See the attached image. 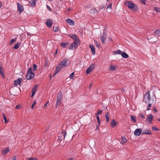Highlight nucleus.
Instances as JSON below:
<instances>
[{
	"instance_id": "1",
	"label": "nucleus",
	"mask_w": 160,
	"mask_h": 160,
	"mask_svg": "<svg viewBox=\"0 0 160 160\" xmlns=\"http://www.w3.org/2000/svg\"><path fill=\"white\" fill-rule=\"evenodd\" d=\"M68 61V59H65L57 65L56 71L53 74V76L55 75L62 68L68 65L67 62Z\"/></svg>"
},
{
	"instance_id": "2",
	"label": "nucleus",
	"mask_w": 160,
	"mask_h": 160,
	"mask_svg": "<svg viewBox=\"0 0 160 160\" xmlns=\"http://www.w3.org/2000/svg\"><path fill=\"white\" fill-rule=\"evenodd\" d=\"M125 4L127 7H128L129 9H132L133 11H136L137 9V5L134 4L132 2L126 1L125 2Z\"/></svg>"
},
{
	"instance_id": "3",
	"label": "nucleus",
	"mask_w": 160,
	"mask_h": 160,
	"mask_svg": "<svg viewBox=\"0 0 160 160\" xmlns=\"http://www.w3.org/2000/svg\"><path fill=\"white\" fill-rule=\"evenodd\" d=\"M151 100V97L150 95V92L149 91H148L145 94L144 96L143 101L146 103H148Z\"/></svg>"
},
{
	"instance_id": "4",
	"label": "nucleus",
	"mask_w": 160,
	"mask_h": 160,
	"mask_svg": "<svg viewBox=\"0 0 160 160\" xmlns=\"http://www.w3.org/2000/svg\"><path fill=\"white\" fill-rule=\"evenodd\" d=\"M34 73L32 72V68L31 67L28 69V72L26 76V78L28 80H30L34 78Z\"/></svg>"
},
{
	"instance_id": "5",
	"label": "nucleus",
	"mask_w": 160,
	"mask_h": 160,
	"mask_svg": "<svg viewBox=\"0 0 160 160\" xmlns=\"http://www.w3.org/2000/svg\"><path fill=\"white\" fill-rule=\"evenodd\" d=\"M107 35L106 33L104 31L100 35V39L101 41L103 43H104L106 40Z\"/></svg>"
},
{
	"instance_id": "6",
	"label": "nucleus",
	"mask_w": 160,
	"mask_h": 160,
	"mask_svg": "<svg viewBox=\"0 0 160 160\" xmlns=\"http://www.w3.org/2000/svg\"><path fill=\"white\" fill-rule=\"evenodd\" d=\"M66 133L65 132H61L58 136V139L61 142L65 138Z\"/></svg>"
},
{
	"instance_id": "7",
	"label": "nucleus",
	"mask_w": 160,
	"mask_h": 160,
	"mask_svg": "<svg viewBox=\"0 0 160 160\" xmlns=\"http://www.w3.org/2000/svg\"><path fill=\"white\" fill-rule=\"evenodd\" d=\"M95 64H91L86 70V72L87 74H89L90 72L94 69Z\"/></svg>"
},
{
	"instance_id": "8",
	"label": "nucleus",
	"mask_w": 160,
	"mask_h": 160,
	"mask_svg": "<svg viewBox=\"0 0 160 160\" xmlns=\"http://www.w3.org/2000/svg\"><path fill=\"white\" fill-rule=\"evenodd\" d=\"M18 6V11L19 12V13H21L22 12L24 8L23 6L19 3H17Z\"/></svg>"
},
{
	"instance_id": "9",
	"label": "nucleus",
	"mask_w": 160,
	"mask_h": 160,
	"mask_svg": "<svg viewBox=\"0 0 160 160\" xmlns=\"http://www.w3.org/2000/svg\"><path fill=\"white\" fill-rule=\"evenodd\" d=\"M142 133V130L140 129L137 128L134 132V134L136 136H139Z\"/></svg>"
},
{
	"instance_id": "10",
	"label": "nucleus",
	"mask_w": 160,
	"mask_h": 160,
	"mask_svg": "<svg viewBox=\"0 0 160 160\" xmlns=\"http://www.w3.org/2000/svg\"><path fill=\"white\" fill-rule=\"evenodd\" d=\"M153 118V116L150 114L149 115V116L148 117L147 119V120L148 122V124H150L152 123V121Z\"/></svg>"
},
{
	"instance_id": "11",
	"label": "nucleus",
	"mask_w": 160,
	"mask_h": 160,
	"mask_svg": "<svg viewBox=\"0 0 160 160\" xmlns=\"http://www.w3.org/2000/svg\"><path fill=\"white\" fill-rule=\"evenodd\" d=\"M22 81L21 78H18L16 80H15L14 82V85L17 86V84L19 85H20L21 82Z\"/></svg>"
},
{
	"instance_id": "12",
	"label": "nucleus",
	"mask_w": 160,
	"mask_h": 160,
	"mask_svg": "<svg viewBox=\"0 0 160 160\" xmlns=\"http://www.w3.org/2000/svg\"><path fill=\"white\" fill-rule=\"evenodd\" d=\"M38 85H36L34 86L32 89V93L31 96V97H33L35 95L37 90V88Z\"/></svg>"
},
{
	"instance_id": "13",
	"label": "nucleus",
	"mask_w": 160,
	"mask_h": 160,
	"mask_svg": "<svg viewBox=\"0 0 160 160\" xmlns=\"http://www.w3.org/2000/svg\"><path fill=\"white\" fill-rule=\"evenodd\" d=\"M46 25L48 27L50 28L52 26V22L51 21L50 19H49L47 20L46 22Z\"/></svg>"
},
{
	"instance_id": "14",
	"label": "nucleus",
	"mask_w": 160,
	"mask_h": 160,
	"mask_svg": "<svg viewBox=\"0 0 160 160\" xmlns=\"http://www.w3.org/2000/svg\"><path fill=\"white\" fill-rule=\"evenodd\" d=\"M142 134L150 135L151 134V131L149 129H146L143 130L142 132Z\"/></svg>"
},
{
	"instance_id": "15",
	"label": "nucleus",
	"mask_w": 160,
	"mask_h": 160,
	"mask_svg": "<svg viewBox=\"0 0 160 160\" xmlns=\"http://www.w3.org/2000/svg\"><path fill=\"white\" fill-rule=\"evenodd\" d=\"M66 22L70 25H74V21L70 19H68L66 20Z\"/></svg>"
},
{
	"instance_id": "16",
	"label": "nucleus",
	"mask_w": 160,
	"mask_h": 160,
	"mask_svg": "<svg viewBox=\"0 0 160 160\" xmlns=\"http://www.w3.org/2000/svg\"><path fill=\"white\" fill-rule=\"evenodd\" d=\"M10 151L9 149L8 148H5L2 150V155H4L8 153Z\"/></svg>"
},
{
	"instance_id": "17",
	"label": "nucleus",
	"mask_w": 160,
	"mask_h": 160,
	"mask_svg": "<svg viewBox=\"0 0 160 160\" xmlns=\"http://www.w3.org/2000/svg\"><path fill=\"white\" fill-rule=\"evenodd\" d=\"M89 47L91 49L92 54H94L95 52V49L94 46L92 44H90Z\"/></svg>"
},
{
	"instance_id": "18",
	"label": "nucleus",
	"mask_w": 160,
	"mask_h": 160,
	"mask_svg": "<svg viewBox=\"0 0 160 160\" xmlns=\"http://www.w3.org/2000/svg\"><path fill=\"white\" fill-rule=\"evenodd\" d=\"M78 47L77 44H75L74 43H72L71 44L70 47H69V49H73V48H77Z\"/></svg>"
},
{
	"instance_id": "19",
	"label": "nucleus",
	"mask_w": 160,
	"mask_h": 160,
	"mask_svg": "<svg viewBox=\"0 0 160 160\" xmlns=\"http://www.w3.org/2000/svg\"><path fill=\"white\" fill-rule=\"evenodd\" d=\"M0 74L2 76V78H5L4 74V70L3 68L0 66Z\"/></svg>"
},
{
	"instance_id": "20",
	"label": "nucleus",
	"mask_w": 160,
	"mask_h": 160,
	"mask_svg": "<svg viewBox=\"0 0 160 160\" xmlns=\"http://www.w3.org/2000/svg\"><path fill=\"white\" fill-rule=\"evenodd\" d=\"M68 36L72 38L74 40L78 38L77 35L75 34H69L68 35Z\"/></svg>"
},
{
	"instance_id": "21",
	"label": "nucleus",
	"mask_w": 160,
	"mask_h": 160,
	"mask_svg": "<svg viewBox=\"0 0 160 160\" xmlns=\"http://www.w3.org/2000/svg\"><path fill=\"white\" fill-rule=\"evenodd\" d=\"M62 94L61 92H60L58 93L57 94V99L61 100L62 97Z\"/></svg>"
},
{
	"instance_id": "22",
	"label": "nucleus",
	"mask_w": 160,
	"mask_h": 160,
	"mask_svg": "<svg viewBox=\"0 0 160 160\" xmlns=\"http://www.w3.org/2000/svg\"><path fill=\"white\" fill-rule=\"evenodd\" d=\"M21 44V42H18L15 45L13 48L15 49H18L20 46V45Z\"/></svg>"
},
{
	"instance_id": "23",
	"label": "nucleus",
	"mask_w": 160,
	"mask_h": 160,
	"mask_svg": "<svg viewBox=\"0 0 160 160\" xmlns=\"http://www.w3.org/2000/svg\"><path fill=\"white\" fill-rule=\"evenodd\" d=\"M36 0H31L29 2V3L32 6H35Z\"/></svg>"
},
{
	"instance_id": "24",
	"label": "nucleus",
	"mask_w": 160,
	"mask_h": 160,
	"mask_svg": "<svg viewBox=\"0 0 160 160\" xmlns=\"http://www.w3.org/2000/svg\"><path fill=\"white\" fill-rule=\"evenodd\" d=\"M116 123L114 119H113L111 122V125L112 128H113L116 126Z\"/></svg>"
},
{
	"instance_id": "25",
	"label": "nucleus",
	"mask_w": 160,
	"mask_h": 160,
	"mask_svg": "<svg viewBox=\"0 0 160 160\" xmlns=\"http://www.w3.org/2000/svg\"><path fill=\"white\" fill-rule=\"evenodd\" d=\"M68 44V42H66L65 43H62L61 44V45L63 48H65L66 47L67 45Z\"/></svg>"
},
{
	"instance_id": "26",
	"label": "nucleus",
	"mask_w": 160,
	"mask_h": 160,
	"mask_svg": "<svg viewBox=\"0 0 160 160\" xmlns=\"http://www.w3.org/2000/svg\"><path fill=\"white\" fill-rule=\"evenodd\" d=\"M122 57L124 58H127L128 57V55L125 52H123L121 53Z\"/></svg>"
},
{
	"instance_id": "27",
	"label": "nucleus",
	"mask_w": 160,
	"mask_h": 160,
	"mask_svg": "<svg viewBox=\"0 0 160 160\" xmlns=\"http://www.w3.org/2000/svg\"><path fill=\"white\" fill-rule=\"evenodd\" d=\"M61 100L57 99L56 103V107H58L59 106L61 103Z\"/></svg>"
},
{
	"instance_id": "28",
	"label": "nucleus",
	"mask_w": 160,
	"mask_h": 160,
	"mask_svg": "<svg viewBox=\"0 0 160 160\" xmlns=\"http://www.w3.org/2000/svg\"><path fill=\"white\" fill-rule=\"evenodd\" d=\"M121 51L120 50H118L117 51H115L113 52V54L114 55H116L117 54H120L121 53Z\"/></svg>"
},
{
	"instance_id": "29",
	"label": "nucleus",
	"mask_w": 160,
	"mask_h": 160,
	"mask_svg": "<svg viewBox=\"0 0 160 160\" xmlns=\"http://www.w3.org/2000/svg\"><path fill=\"white\" fill-rule=\"evenodd\" d=\"M122 143H125L127 141L126 139L123 136H122Z\"/></svg>"
},
{
	"instance_id": "30",
	"label": "nucleus",
	"mask_w": 160,
	"mask_h": 160,
	"mask_svg": "<svg viewBox=\"0 0 160 160\" xmlns=\"http://www.w3.org/2000/svg\"><path fill=\"white\" fill-rule=\"evenodd\" d=\"M136 117L134 116H132L131 117V119L132 121L134 122H136Z\"/></svg>"
},
{
	"instance_id": "31",
	"label": "nucleus",
	"mask_w": 160,
	"mask_h": 160,
	"mask_svg": "<svg viewBox=\"0 0 160 160\" xmlns=\"http://www.w3.org/2000/svg\"><path fill=\"white\" fill-rule=\"evenodd\" d=\"M109 69L112 71H114L115 70V66L111 65L110 66Z\"/></svg>"
},
{
	"instance_id": "32",
	"label": "nucleus",
	"mask_w": 160,
	"mask_h": 160,
	"mask_svg": "<svg viewBox=\"0 0 160 160\" xmlns=\"http://www.w3.org/2000/svg\"><path fill=\"white\" fill-rule=\"evenodd\" d=\"M74 41V42L73 43H75V44H77V45H78V43H79V44H80V43H79V39L78 37Z\"/></svg>"
},
{
	"instance_id": "33",
	"label": "nucleus",
	"mask_w": 160,
	"mask_h": 160,
	"mask_svg": "<svg viewBox=\"0 0 160 160\" xmlns=\"http://www.w3.org/2000/svg\"><path fill=\"white\" fill-rule=\"evenodd\" d=\"M105 118L106 119V120L107 122H108L109 121V113L108 112H107L105 114Z\"/></svg>"
},
{
	"instance_id": "34",
	"label": "nucleus",
	"mask_w": 160,
	"mask_h": 160,
	"mask_svg": "<svg viewBox=\"0 0 160 160\" xmlns=\"http://www.w3.org/2000/svg\"><path fill=\"white\" fill-rule=\"evenodd\" d=\"M154 33L160 36V29L155 31Z\"/></svg>"
},
{
	"instance_id": "35",
	"label": "nucleus",
	"mask_w": 160,
	"mask_h": 160,
	"mask_svg": "<svg viewBox=\"0 0 160 160\" xmlns=\"http://www.w3.org/2000/svg\"><path fill=\"white\" fill-rule=\"evenodd\" d=\"M154 10L156 11L157 12H160V9L157 7H155L154 8Z\"/></svg>"
},
{
	"instance_id": "36",
	"label": "nucleus",
	"mask_w": 160,
	"mask_h": 160,
	"mask_svg": "<svg viewBox=\"0 0 160 160\" xmlns=\"http://www.w3.org/2000/svg\"><path fill=\"white\" fill-rule=\"evenodd\" d=\"M16 38L12 39L10 41V44H12L13 42H16Z\"/></svg>"
},
{
	"instance_id": "37",
	"label": "nucleus",
	"mask_w": 160,
	"mask_h": 160,
	"mask_svg": "<svg viewBox=\"0 0 160 160\" xmlns=\"http://www.w3.org/2000/svg\"><path fill=\"white\" fill-rule=\"evenodd\" d=\"M102 112V110H99L95 114V115L97 116H98L100 114H101Z\"/></svg>"
},
{
	"instance_id": "38",
	"label": "nucleus",
	"mask_w": 160,
	"mask_h": 160,
	"mask_svg": "<svg viewBox=\"0 0 160 160\" xmlns=\"http://www.w3.org/2000/svg\"><path fill=\"white\" fill-rule=\"evenodd\" d=\"M37 101L36 100H34L33 104H32L31 108H32L33 109L34 106L36 104Z\"/></svg>"
},
{
	"instance_id": "39",
	"label": "nucleus",
	"mask_w": 160,
	"mask_h": 160,
	"mask_svg": "<svg viewBox=\"0 0 160 160\" xmlns=\"http://www.w3.org/2000/svg\"><path fill=\"white\" fill-rule=\"evenodd\" d=\"M94 42L95 44L97 47L99 48L100 46L98 42L97 41H95Z\"/></svg>"
},
{
	"instance_id": "40",
	"label": "nucleus",
	"mask_w": 160,
	"mask_h": 160,
	"mask_svg": "<svg viewBox=\"0 0 160 160\" xmlns=\"http://www.w3.org/2000/svg\"><path fill=\"white\" fill-rule=\"evenodd\" d=\"M3 115L4 120L5 123H6L7 122V119L6 117L5 114L3 113Z\"/></svg>"
},
{
	"instance_id": "41",
	"label": "nucleus",
	"mask_w": 160,
	"mask_h": 160,
	"mask_svg": "<svg viewBox=\"0 0 160 160\" xmlns=\"http://www.w3.org/2000/svg\"><path fill=\"white\" fill-rule=\"evenodd\" d=\"M74 72H72V73H71L70 76H69V78L71 79H73V77L74 75Z\"/></svg>"
},
{
	"instance_id": "42",
	"label": "nucleus",
	"mask_w": 160,
	"mask_h": 160,
	"mask_svg": "<svg viewBox=\"0 0 160 160\" xmlns=\"http://www.w3.org/2000/svg\"><path fill=\"white\" fill-rule=\"evenodd\" d=\"M96 118H97V122H98V124L99 125L100 123V120L99 117L98 116H97Z\"/></svg>"
},
{
	"instance_id": "43",
	"label": "nucleus",
	"mask_w": 160,
	"mask_h": 160,
	"mask_svg": "<svg viewBox=\"0 0 160 160\" xmlns=\"http://www.w3.org/2000/svg\"><path fill=\"white\" fill-rule=\"evenodd\" d=\"M145 114L144 113H142L140 114V116L142 118H144Z\"/></svg>"
},
{
	"instance_id": "44",
	"label": "nucleus",
	"mask_w": 160,
	"mask_h": 160,
	"mask_svg": "<svg viewBox=\"0 0 160 160\" xmlns=\"http://www.w3.org/2000/svg\"><path fill=\"white\" fill-rule=\"evenodd\" d=\"M152 105L151 104H149L147 108V110H149L150 109V108L151 107Z\"/></svg>"
},
{
	"instance_id": "45",
	"label": "nucleus",
	"mask_w": 160,
	"mask_h": 160,
	"mask_svg": "<svg viewBox=\"0 0 160 160\" xmlns=\"http://www.w3.org/2000/svg\"><path fill=\"white\" fill-rule=\"evenodd\" d=\"M53 30L55 32H57L58 30V28L57 27H55L53 28Z\"/></svg>"
},
{
	"instance_id": "46",
	"label": "nucleus",
	"mask_w": 160,
	"mask_h": 160,
	"mask_svg": "<svg viewBox=\"0 0 160 160\" xmlns=\"http://www.w3.org/2000/svg\"><path fill=\"white\" fill-rule=\"evenodd\" d=\"M37 68V66L36 64H33V71H35Z\"/></svg>"
},
{
	"instance_id": "47",
	"label": "nucleus",
	"mask_w": 160,
	"mask_h": 160,
	"mask_svg": "<svg viewBox=\"0 0 160 160\" xmlns=\"http://www.w3.org/2000/svg\"><path fill=\"white\" fill-rule=\"evenodd\" d=\"M25 160H37V158H28V159Z\"/></svg>"
},
{
	"instance_id": "48",
	"label": "nucleus",
	"mask_w": 160,
	"mask_h": 160,
	"mask_svg": "<svg viewBox=\"0 0 160 160\" xmlns=\"http://www.w3.org/2000/svg\"><path fill=\"white\" fill-rule=\"evenodd\" d=\"M140 2L144 5L146 4V0H140Z\"/></svg>"
},
{
	"instance_id": "49",
	"label": "nucleus",
	"mask_w": 160,
	"mask_h": 160,
	"mask_svg": "<svg viewBox=\"0 0 160 160\" xmlns=\"http://www.w3.org/2000/svg\"><path fill=\"white\" fill-rule=\"evenodd\" d=\"M21 108V106L19 105L16 106V108L17 109H20Z\"/></svg>"
},
{
	"instance_id": "50",
	"label": "nucleus",
	"mask_w": 160,
	"mask_h": 160,
	"mask_svg": "<svg viewBox=\"0 0 160 160\" xmlns=\"http://www.w3.org/2000/svg\"><path fill=\"white\" fill-rule=\"evenodd\" d=\"M152 129L153 131H156L158 130L156 127H152Z\"/></svg>"
},
{
	"instance_id": "51",
	"label": "nucleus",
	"mask_w": 160,
	"mask_h": 160,
	"mask_svg": "<svg viewBox=\"0 0 160 160\" xmlns=\"http://www.w3.org/2000/svg\"><path fill=\"white\" fill-rule=\"evenodd\" d=\"M112 3H110L108 7V8H107V9L108 8H110L111 9L112 8Z\"/></svg>"
},
{
	"instance_id": "52",
	"label": "nucleus",
	"mask_w": 160,
	"mask_h": 160,
	"mask_svg": "<svg viewBox=\"0 0 160 160\" xmlns=\"http://www.w3.org/2000/svg\"><path fill=\"white\" fill-rule=\"evenodd\" d=\"M16 160V157L15 156H13L12 157V158L11 160Z\"/></svg>"
},
{
	"instance_id": "53",
	"label": "nucleus",
	"mask_w": 160,
	"mask_h": 160,
	"mask_svg": "<svg viewBox=\"0 0 160 160\" xmlns=\"http://www.w3.org/2000/svg\"><path fill=\"white\" fill-rule=\"evenodd\" d=\"M108 40L109 41H112V38H110V37H109V38Z\"/></svg>"
},
{
	"instance_id": "54",
	"label": "nucleus",
	"mask_w": 160,
	"mask_h": 160,
	"mask_svg": "<svg viewBox=\"0 0 160 160\" xmlns=\"http://www.w3.org/2000/svg\"><path fill=\"white\" fill-rule=\"evenodd\" d=\"M68 160H73V158H68Z\"/></svg>"
},
{
	"instance_id": "55",
	"label": "nucleus",
	"mask_w": 160,
	"mask_h": 160,
	"mask_svg": "<svg viewBox=\"0 0 160 160\" xmlns=\"http://www.w3.org/2000/svg\"><path fill=\"white\" fill-rule=\"evenodd\" d=\"M153 111L155 112L157 111V109L155 108H153Z\"/></svg>"
},
{
	"instance_id": "56",
	"label": "nucleus",
	"mask_w": 160,
	"mask_h": 160,
	"mask_svg": "<svg viewBox=\"0 0 160 160\" xmlns=\"http://www.w3.org/2000/svg\"><path fill=\"white\" fill-rule=\"evenodd\" d=\"M47 8H48V9H49V10H50V9H51L50 8V7H49L48 5H47Z\"/></svg>"
},
{
	"instance_id": "57",
	"label": "nucleus",
	"mask_w": 160,
	"mask_h": 160,
	"mask_svg": "<svg viewBox=\"0 0 160 160\" xmlns=\"http://www.w3.org/2000/svg\"><path fill=\"white\" fill-rule=\"evenodd\" d=\"M47 103H46L44 106V107H45L47 106Z\"/></svg>"
},
{
	"instance_id": "58",
	"label": "nucleus",
	"mask_w": 160,
	"mask_h": 160,
	"mask_svg": "<svg viewBox=\"0 0 160 160\" xmlns=\"http://www.w3.org/2000/svg\"><path fill=\"white\" fill-rule=\"evenodd\" d=\"M57 51H58V50H57L56 51V52H55V55H56V54H57Z\"/></svg>"
},
{
	"instance_id": "59",
	"label": "nucleus",
	"mask_w": 160,
	"mask_h": 160,
	"mask_svg": "<svg viewBox=\"0 0 160 160\" xmlns=\"http://www.w3.org/2000/svg\"><path fill=\"white\" fill-rule=\"evenodd\" d=\"M92 83H91L90 85H89V88H90V87H91V86H92Z\"/></svg>"
},
{
	"instance_id": "60",
	"label": "nucleus",
	"mask_w": 160,
	"mask_h": 160,
	"mask_svg": "<svg viewBox=\"0 0 160 160\" xmlns=\"http://www.w3.org/2000/svg\"><path fill=\"white\" fill-rule=\"evenodd\" d=\"M2 4L1 2H0V8L2 6Z\"/></svg>"
},
{
	"instance_id": "61",
	"label": "nucleus",
	"mask_w": 160,
	"mask_h": 160,
	"mask_svg": "<svg viewBox=\"0 0 160 160\" xmlns=\"http://www.w3.org/2000/svg\"><path fill=\"white\" fill-rule=\"evenodd\" d=\"M106 6V5L105 6H103V7H102L101 8V9H102L103 8H104V7H105Z\"/></svg>"
},
{
	"instance_id": "62",
	"label": "nucleus",
	"mask_w": 160,
	"mask_h": 160,
	"mask_svg": "<svg viewBox=\"0 0 160 160\" xmlns=\"http://www.w3.org/2000/svg\"><path fill=\"white\" fill-rule=\"evenodd\" d=\"M49 101H48L46 103H47V104H48L49 103Z\"/></svg>"
},
{
	"instance_id": "63",
	"label": "nucleus",
	"mask_w": 160,
	"mask_h": 160,
	"mask_svg": "<svg viewBox=\"0 0 160 160\" xmlns=\"http://www.w3.org/2000/svg\"><path fill=\"white\" fill-rule=\"evenodd\" d=\"M158 120L159 121H160V119H158Z\"/></svg>"
},
{
	"instance_id": "64",
	"label": "nucleus",
	"mask_w": 160,
	"mask_h": 160,
	"mask_svg": "<svg viewBox=\"0 0 160 160\" xmlns=\"http://www.w3.org/2000/svg\"><path fill=\"white\" fill-rule=\"evenodd\" d=\"M70 9H68V11H70Z\"/></svg>"
}]
</instances>
